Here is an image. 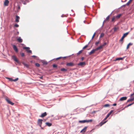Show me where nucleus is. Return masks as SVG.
<instances>
[{"label":"nucleus","instance_id":"f257e3e1","mask_svg":"<svg viewBox=\"0 0 134 134\" xmlns=\"http://www.w3.org/2000/svg\"><path fill=\"white\" fill-rule=\"evenodd\" d=\"M12 59L14 61L18 63L19 65H21V63L18 60L17 57L14 55H13L12 56Z\"/></svg>","mask_w":134,"mask_h":134},{"label":"nucleus","instance_id":"f03ea898","mask_svg":"<svg viewBox=\"0 0 134 134\" xmlns=\"http://www.w3.org/2000/svg\"><path fill=\"white\" fill-rule=\"evenodd\" d=\"M67 69L64 68H61L59 71V73H65L68 72Z\"/></svg>","mask_w":134,"mask_h":134},{"label":"nucleus","instance_id":"7ed1b4c3","mask_svg":"<svg viewBox=\"0 0 134 134\" xmlns=\"http://www.w3.org/2000/svg\"><path fill=\"white\" fill-rule=\"evenodd\" d=\"M129 32H126L125 33H124L122 36L121 38V39L119 40L120 42H122L124 38L129 33Z\"/></svg>","mask_w":134,"mask_h":134},{"label":"nucleus","instance_id":"20e7f679","mask_svg":"<svg viewBox=\"0 0 134 134\" xmlns=\"http://www.w3.org/2000/svg\"><path fill=\"white\" fill-rule=\"evenodd\" d=\"M75 65V64L72 62H67L66 64V66L68 67H72Z\"/></svg>","mask_w":134,"mask_h":134},{"label":"nucleus","instance_id":"39448f33","mask_svg":"<svg viewBox=\"0 0 134 134\" xmlns=\"http://www.w3.org/2000/svg\"><path fill=\"white\" fill-rule=\"evenodd\" d=\"M11 45L12 46L14 51L16 53L18 52V49L16 45L12 43L11 44Z\"/></svg>","mask_w":134,"mask_h":134},{"label":"nucleus","instance_id":"423d86ee","mask_svg":"<svg viewBox=\"0 0 134 134\" xmlns=\"http://www.w3.org/2000/svg\"><path fill=\"white\" fill-rule=\"evenodd\" d=\"M5 100L8 103L11 104V105H13L14 104V103L12 102L7 97L5 98Z\"/></svg>","mask_w":134,"mask_h":134},{"label":"nucleus","instance_id":"0eeeda50","mask_svg":"<svg viewBox=\"0 0 134 134\" xmlns=\"http://www.w3.org/2000/svg\"><path fill=\"white\" fill-rule=\"evenodd\" d=\"M43 120L42 119H38L37 120V125L40 127H41V125L42 123Z\"/></svg>","mask_w":134,"mask_h":134},{"label":"nucleus","instance_id":"6e6552de","mask_svg":"<svg viewBox=\"0 0 134 134\" xmlns=\"http://www.w3.org/2000/svg\"><path fill=\"white\" fill-rule=\"evenodd\" d=\"M108 121V120L105 121V120H104V119L103 120L99 123V124L97 125V126H102L103 124L106 123Z\"/></svg>","mask_w":134,"mask_h":134},{"label":"nucleus","instance_id":"1a4fd4ad","mask_svg":"<svg viewBox=\"0 0 134 134\" xmlns=\"http://www.w3.org/2000/svg\"><path fill=\"white\" fill-rule=\"evenodd\" d=\"M16 39L17 41L19 43H21L23 41V40L20 37L18 36L16 37Z\"/></svg>","mask_w":134,"mask_h":134},{"label":"nucleus","instance_id":"9d476101","mask_svg":"<svg viewBox=\"0 0 134 134\" xmlns=\"http://www.w3.org/2000/svg\"><path fill=\"white\" fill-rule=\"evenodd\" d=\"M86 65V63L85 62H80L77 63V65L78 66H80L81 67H83V66H84Z\"/></svg>","mask_w":134,"mask_h":134},{"label":"nucleus","instance_id":"9b49d317","mask_svg":"<svg viewBox=\"0 0 134 134\" xmlns=\"http://www.w3.org/2000/svg\"><path fill=\"white\" fill-rule=\"evenodd\" d=\"M113 11L109 15H108L107 17L104 20V21L103 22V24H102V25L101 27V28H102L103 25H104V21H106V20H108V19H109V17H110V15L112 13H113Z\"/></svg>","mask_w":134,"mask_h":134},{"label":"nucleus","instance_id":"f8f14e48","mask_svg":"<svg viewBox=\"0 0 134 134\" xmlns=\"http://www.w3.org/2000/svg\"><path fill=\"white\" fill-rule=\"evenodd\" d=\"M88 126H85L80 131V133H85L86 132Z\"/></svg>","mask_w":134,"mask_h":134},{"label":"nucleus","instance_id":"ddd939ff","mask_svg":"<svg viewBox=\"0 0 134 134\" xmlns=\"http://www.w3.org/2000/svg\"><path fill=\"white\" fill-rule=\"evenodd\" d=\"M127 98V97L126 96H124L120 98L119 100V101H122L126 100Z\"/></svg>","mask_w":134,"mask_h":134},{"label":"nucleus","instance_id":"4468645a","mask_svg":"<svg viewBox=\"0 0 134 134\" xmlns=\"http://www.w3.org/2000/svg\"><path fill=\"white\" fill-rule=\"evenodd\" d=\"M40 60L43 63V65H46L48 64V63L44 60Z\"/></svg>","mask_w":134,"mask_h":134},{"label":"nucleus","instance_id":"2eb2a0df","mask_svg":"<svg viewBox=\"0 0 134 134\" xmlns=\"http://www.w3.org/2000/svg\"><path fill=\"white\" fill-rule=\"evenodd\" d=\"M22 64L23 65L26 67L28 69H30V68L29 67V65L26 64L25 63V62H22Z\"/></svg>","mask_w":134,"mask_h":134},{"label":"nucleus","instance_id":"dca6fc26","mask_svg":"<svg viewBox=\"0 0 134 134\" xmlns=\"http://www.w3.org/2000/svg\"><path fill=\"white\" fill-rule=\"evenodd\" d=\"M20 19V18L19 16L17 15H16L15 16V21L18 23L19 22V20Z\"/></svg>","mask_w":134,"mask_h":134},{"label":"nucleus","instance_id":"f3484780","mask_svg":"<svg viewBox=\"0 0 134 134\" xmlns=\"http://www.w3.org/2000/svg\"><path fill=\"white\" fill-rule=\"evenodd\" d=\"M47 115V113L46 112L41 114V115L39 116L40 117L43 118L45 117Z\"/></svg>","mask_w":134,"mask_h":134},{"label":"nucleus","instance_id":"a211bd4d","mask_svg":"<svg viewBox=\"0 0 134 134\" xmlns=\"http://www.w3.org/2000/svg\"><path fill=\"white\" fill-rule=\"evenodd\" d=\"M9 2V1L8 0H5L4 3V5L5 6H8Z\"/></svg>","mask_w":134,"mask_h":134},{"label":"nucleus","instance_id":"6ab92c4d","mask_svg":"<svg viewBox=\"0 0 134 134\" xmlns=\"http://www.w3.org/2000/svg\"><path fill=\"white\" fill-rule=\"evenodd\" d=\"M96 51L95 49H93L89 53V55H91L92 54L94 53Z\"/></svg>","mask_w":134,"mask_h":134},{"label":"nucleus","instance_id":"aec40b11","mask_svg":"<svg viewBox=\"0 0 134 134\" xmlns=\"http://www.w3.org/2000/svg\"><path fill=\"white\" fill-rule=\"evenodd\" d=\"M125 57H118L116 58L115 60V61H117V60H123L124 58Z\"/></svg>","mask_w":134,"mask_h":134},{"label":"nucleus","instance_id":"412c9836","mask_svg":"<svg viewBox=\"0 0 134 134\" xmlns=\"http://www.w3.org/2000/svg\"><path fill=\"white\" fill-rule=\"evenodd\" d=\"M133 44V43H132L131 42H130L127 45L126 49H128Z\"/></svg>","mask_w":134,"mask_h":134},{"label":"nucleus","instance_id":"4be33fe9","mask_svg":"<svg viewBox=\"0 0 134 134\" xmlns=\"http://www.w3.org/2000/svg\"><path fill=\"white\" fill-rule=\"evenodd\" d=\"M45 124L48 127H50L52 125V124L51 123H50L49 122H46L45 123Z\"/></svg>","mask_w":134,"mask_h":134},{"label":"nucleus","instance_id":"5701e85b","mask_svg":"<svg viewBox=\"0 0 134 134\" xmlns=\"http://www.w3.org/2000/svg\"><path fill=\"white\" fill-rule=\"evenodd\" d=\"M134 100V96L133 97H131V98L129 99H128L126 103L130 102L131 101H133Z\"/></svg>","mask_w":134,"mask_h":134},{"label":"nucleus","instance_id":"b1692460","mask_svg":"<svg viewBox=\"0 0 134 134\" xmlns=\"http://www.w3.org/2000/svg\"><path fill=\"white\" fill-rule=\"evenodd\" d=\"M122 15V14H118L116 16H115L116 18L119 19L120 16Z\"/></svg>","mask_w":134,"mask_h":134},{"label":"nucleus","instance_id":"393cba45","mask_svg":"<svg viewBox=\"0 0 134 134\" xmlns=\"http://www.w3.org/2000/svg\"><path fill=\"white\" fill-rule=\"evenodd\" d=\"M52 67L53 68H55L56 69H57V68H58V65H57L56 64H53L52 65Z\"/></svg>","mask_w":134,"mask_h":134},{"label":"nucleus","instance_id":"a878e982","mask_svg":"<svg viewBox=\"0 0 134 134\" xmlns=\"http://www.w3.org/2000/svg\"><path fill=\"white\" fill-rule=\"evenodd\" d=\"M62 58V57H58V58H54V59H53L49 61V62H50V61H52V60H58L59 59H60Z\"/></svg>","mask_w":134,"mask_h":134},{"label":"nucleus","instance_id":"bb28decb","mask_svg":"<svg viewBox=\"0 0 134 134\" xmlns=\"http://www.w3.org/2000/svg\"><path fill=\"white\" fill-rule=\"evenodd\" d=\"M79 122L81 123H86L85 120H80L79 121Z\"/></svg>","mask_w":134,"mask_h":134},{"label":"nucleus","instance_id":"cd10ccee","mask_svg":"<svg viewBox=\"0 0 134 134\" xmlns=\"http://www.w3.org/2000/svg\"><path fill=\"white\" fill-rule=\"evenodd\" d=\"M90 42H91V41H90V42H88V43L87 44H86V45H85L83 47V48H82V50H83L85 48L88 47V45L89 44V43H90Z\"/></svg>","mask_w":134,"mask_h":134},{"label":"nucleus","instance_id":"c85d7f7f","mask_svg":"<svg viewBox=\"0 0 134 134\" xmlns=\"http://www.w3.org/2000/svg\"><path fill=\"white\" fill-rule=\"evenodd\" d=\"M119 29L118 27H114L113 29H112L111 31L113 29H114V32L116 31L117 30H118Z\"/></svg>","mask_w":134,"mask_h":134},{"label":"nucleus","instance_id":"c756f323","mask_svg":"<svg viewBox=\"0 0 134 134\" xmlns=\"http://www.w3.org/2000/svg\"><path fill=\"white\" fill-rule=\"evenodd\" d=\"M100 40L98 41H96L95 43V45L96 46H98V44H99L100 43Z\"/></svg>","mask_w":134,"mask_h":134},{"label":"nucleus","instance_id":"7c9ffc66","mask_svg":"<svg viewBox=\"0 0 134 134\" xmlns=\"http://www.w3.org/2000/svg\"><path fill=\"white\" fill-rule=\"evenodd\" d=\"M131 105V103H130V104H128L126 106H125L124 108H123V109H122V110H123L125 108H127L128 107H129Z\"/></svg>","mask_w":134,"mask_h":134},{"label":"nucleus","instance_id":"2f4dec72","mask_svg":"<svg viewBox=\"0 0 134 134\" xmlns=\"http://www.w3.org/2000/svg\"><path fill=\"white\" fill-rule=\"evenodd\" d=\"M104 35V34L103 32L100 35L99 39V40L100 38L103 37Z\"/></svg>","mask_w":134,"mask_h":134},{"label":"nucleus","instance_id":"473e14b6","mask_svg":"<svg viewBox=\"0 0 134 134\" xmlns=\"http://www.w3.org/2000/svg\"><path fill=\"white\" fill-rule=\"evenodd\" d=\"M23 48L24 49H26V50H29L30 49V48L29 47H23Z\"/></svg>","mask_w":134,"mask_h":134},{"label":"nucleus","instance_id":"72a5a7b5","mask_svg":"<svg viewBox=\"0 0 134 134\" xmlns=\"http://www.w3.org/2000/svg\"><path fill=\"white\" fill-rule=\"evenodd\" d=\"M96 51H97L98 50L101 49H102V48H101V47H100V46H99L98 47H97L96 48H95Z\"/></svg>","mask_w":134,"mask_h":134},{"label":"nucleus","instance_id":"f704fd0d","mask_svg":"<svg viewBox=\"0 0 134 134\" xmlns=\"http://www.w3.org/2000/svg\"><path fill=\"white\" fill-rule=\"evenodd\" d=\"M35 65L37 67H40V65L38 63H36L35 64Z\"/></svg>","mask_w":134,"mask_h":134},{"label":"nucleus","instance_id":"c9c22d12","mask_svg":"<svg viewBox=\"0 0 134 134\" xmlns=\"http://www.w3.org/2000/svg\"><path fill=\"white\" fill-rule=\"evenodd\" d=\"M5 78L9 80V81H12L13 79L12 78H10L8 77H6Z\"/></svg>","mask_w":134,"mask_h":134},{"label":"nucleus","instance_id":"e433bc0d","mask_svg":"<svg viewBox=\"0 0 134 134\" xmlns=\"http://www.w3.org/2000/svg\"><path fill=\"white\" fill-rule=\"evenodd\" d=\"M110 106V105L109 104H105L104 105L103 107H109Z\"/></svg>","mask_w":134,"mask_h":134},{"label":"nucleus","instance_id":"4c0bfd02","mask_svg":"<svg viewBox=\"0 0 134 134\" xmlns=\"http://www.w3.org/2000/svg\"><path fill=\"white\" fill-rule=\"evenodd\" d=\"M73 20V19L71 18H70L68 20H67L68 23H71Z\"/></svg>","mask_w":134,"mask_h":134},{"label":"nucleus","instance_id":"58836bf2","mask_svg":"<svg viewBox=\"0 0 134 134\" xmlns=\"http://www.w3.org/2000/svg\"><path fill=\"white\" fill-rule=\"evenodd\" d=\"M20 54L21 55V56L22 57H24L25 56V54L23 52H21L20 53Z\"/></svg>","mask_w":134,"mask_h":134},{"label":"nucleus","instance_id":"ea45409f","mask_svg":"<svg viewBox=\"0 0 134 134\" xmlns=\"http://www.w3.org/2000/svg\"><path fill=\"white\" fill-rule=\"evenodd\" d=\"M31 57H33V58H36V59L37 60H39V58L37 57V56H36V55H32L31 56Z\"/></svg>","mask_w":134,"mask_h":134},{"label":"nucleus","instance_id":"a19ab883","mask_svg":"<svg viewBox=\"0 0 134 134\" xmlns=\"http://www.w3.org/2000/svg\"><path fill=\"white\" fill-rule=\"evenodd\" d=\"M26 51L27 52L29 53H31V54L32 53V51L31 50H28L27 49V50H26Z\"/></svg>","mask_w":134,"mask_h":134},{"label":"nucleus","instance_id":"79ce46f5","mask_svg":"<svg viewBox=\"0 0 134 134\" xmlns=\"http://www.w3.org/2000/svg\"><path fill=\"white\" fill-rule=\"evenodd\" d=\"M19 80V78L18 77L16 78L15 79H13L12 80V81L14 82H16V81H18Z\"/></svg>","mask_w":134,"mask_h":134},{"label":"nucleus","instance_id":"37998d69","mask_svg":"<svg viewBox=\"0 0 134 134\" xmlns=\"http://www.w3.org/2000/svg\"><path fill=\"white\" fill-rule=\"evenodd\" d=\"M132 0H129L128 2L126 4V5H127V6H128L129 5V3L131 2L132 1Z\"/></svg>","mask_w":134,"mask_h":134},{"label":"nucleus","instance_id":"c03bdc74","mask_svg":"<svg viewBox=\"0 0 134 134\" xmlns=\"http://www.w3.org/2000/svg\"><path fill=\"white\" fill-rule=\"evenodd\" d=\"M19 27V25L17 24H14V27Z\"/></svg>","mask_w":134,"mask_h":134},{"label":"nucleus","instance_id":"a18cd8bd","mask_svg":"<svg viewBox=\"0 0 134 134\" xmlns=\"http://www.w3.org/2000/svg\"><path fill=\"white\" fill-rule=\"evenodd\" d=\"M83 50L82 49L80 51L77 53V55H79L80 54L82 53V52L83 51Z\"/></svg>","mask_w":134,"mask_h":134},{"label":"nucleus","instance_id":"49530a36","mask_svg":"<svg viewBox=\"0 0 134 134\" xmlns=\"http://www.w3.org/2000/svg\"><path fill=\"white\" fill-rule=\"evenodd\" d=\"M110 115L108 114L106 116L104 119V120H106Z\"/></svg>","mask_w":134,"mask_h":134},{"label":"nucleus","instance_id":"de8ad7c7","mask_svg":"<svg viewBox=\"0 0 134 134\" xmlns=\"http://www.w3.org/2000/svg\"><path fill=\"white\" fill-rule=\"evenodd\" d=\"M19 32L18 31H17V32L16 33H14V36H16V35H19Z\"/></svg>","mask_w":134,"mask_h":134},{"label":"nucleus","instance_id":"09e8293b","mask_svg":"<svg viewBox=\"0 0 134 134\" xmlns=\"http://www.w3.org/2000/svg\"><path fill=\"white\" fill-rule=\"evenodd\" d=\"M114 111V110H111L108 114L110 115L111 114V113Z\"/></svg>","mask_w":134,"mask_h":134},{"label":"nucleus","instance_id":"8fccbe9b","mask_svg":"<svg viewBox=\"0 0 134 134\" xmlns=\"http://www.w3.org/2000/svg\"><path fill=\"white\" fill-rule=\"evenodd\" d=\"M115 18H116L115 16H113V17L111 19V21H112V22L113 21L115 20Z\"/></svg>","mask_w":134,"mask_h":134},{"label":"nucleus","instance_id":"3c124183","mask_svg":"<svg viewBox=\"0 0 134 134\" xmlns=\"http://www.w3.org/2000/svg\"><path fill=\"white\" fill-rule=\"evenodd\" d=\"M132 66V64H130L129 65L126 66L125 68H128L130 66Z\"/></svg>","mask_w":134,"mask_h":134},{"label":"nucleus","instance_id":"603ef678","mask_svg":"<svg viewBox=\"0 0 134 134\" xmlns=\"http://www.w3.org/2000/svg\"><path fill=\"white\" fill-rule=\"evenodd\" d=\"M96 34V32H95L94 33V34H93V36H92V37L91 39V40H90V41H91V40H92V39L94 38V36H95V35Z\"/></svg>","mask_w":134,"mask_h":134},{"label":"nucleus","instance_id":"864d4df0","mask_svg":"<svg viewBox=\"0 0 134 134\" xmlns=\"http://www.w3.org/2000/svg\"><path fill=\"white\" fill-rule=\"evenodd\" d=\"M97 111H97L94 110L92 112H91V114H93V113H96L97 112Z\"/></svg>","mask_w":134,"mask_h":134},{"label":"nucleus","instance_id":"5fc2aeb1","mask_svg":"<svg viewBox=\"0 0 134 134\" xmlns=\"http://www.w3.org/2000/svg\"><path fill=\"white\" fill-rule=\"evenodd\" d=\"M65 62L64 61H62L60 64V65H64L65 64Z\"/></svg>","mask_w":134,"mask_h":134},{"label":"nucleus","instance_id":"6e6d98bb","mask_svg":"<svg viewBox=\"0 0 134 134\" xmlns=\"http://www.w3.org/2000/svg\"><path fill=\"white\" fill-rule=\"evenodd\" d=\"M126 5H126V4H124V5H122L121 7H120V8H119L118 9H119L121 8H122V7H125Z\"/></svg>","mask_w":134,"mask_h":134},{"label":"nucleus","instance_id":"4d7b16f0","mask_svg":"<svg viewBox=\"0 0 134 134\" xmlns=\"http://www.w3.org/2000/svg\"><path fill=\"white\" fill-rule=\"evenodd\" d=\"M71 55H69V56H65V57H62V58H67V57H69L70 56H71Z\"/></svg>","mask_w":134,"mask_h":134},{"label":"nucleus","instance_id":"13d9d810","mask_svg":"<svg viewBox=\"0 0 134 134\" xmlns=\"http://www.w3.org/2000/svg\"><path fill=\"white\" fill-rule=\"evenodd\" d=\"M134 92H133L132 94H131L130 96V97H132V96L134 95V91H133Z\"/></svg>","mask_w":134,"mask_h":134},{"label":"nucleus","instance_id":"bf43d9fd","mask_svg":"<svg viewBox=\"0 0 134 134\" xmlns=\"http://www.w3.org/2000/svg\"><path fill=\"white\" fill-rule=\"evenodd\" d=\"M22 3L24 5H26V2L24 1H22Z\"/></svg>","mask_w":134,"mask_h":134},{"label":"nucleus","instance_id":"052dcab7","mask_svg":"<svg viewBox=\"0 0 134 134\" xmlns=\"http://www.w3.org/2000/svg\"><path fill=\"white\" fill-rule=\"evenodd\" d=\"M17 9H19V10L20 9V5H18V7L17 8Z\"/></svg>","mask_w":134,"mask_h":134},{"label":"nucleus","instance_id":"680f3d73","mask_svg":"<svg viewBox=\"0 0 134 134\" xmlns=\"http://www.w3.org/2000/svg\"><path fill=\"white\" fill-rule=\"evenodd\" d=\"M117 104L116 103H114L113 104L111 105V106H115Z\"/></svg>","mask_w":134,"mask_h":134},{"label":"nucleus","instance_id":"e2e57ef3","mask_svg":"<svg viewBox=\"0 0 134 134\" xmlns=\"http://www.w3.org/2000/svg\"><path fill=\"white\" fill-rule=\"evenodd\" d=\"M85 58L84 57H82L81 58V61H82Z\"/></svg>","mask_w":134,"mask_h":134},{"label":"nucleus","instance_id":"0e129e2a","mask_svg":"<svg viewBox=\"0 0 134 134\" xmlns=\"http://www.w3.org/2000/svg\"><path fill=\"white\" fill-rule=\"evenodd\" d=\"M94 130V129H92L90 132H90L91 133H92L91 132L92 131H93Z\"/></svg>","mask_w":134,"mask_h":134},{"label":"nucleus","instance_id":"69168bd1","mask_svg":"<svg viewBox=\"0 0 134 134\" xmlns=\"http://www.w3.org/2000/svg\"><path fill=\"white\" fill-rule=\"evenodd\" d=\"M107 44V42H104V43L103 44V45H104V46H106Z\"/></svg>","mask_w":134,"mask_h":134},{"label":"nucleus","instance_id":"338daca9","mask_svg":"<svg viewBox=\"0 0 134 134\" xmlns=\"http://www.w3.org/2000/svg\"><path fill=\"white\" fill-rule=\"evenodd\" d=\"M100 47H101V48H103V47L104 46V45H103V44H102V45H100Z\"/></svg>","mask_w":134,"mask_h":134},{"label":"nucleus","instance_id":"774afa93","mask_svg":"<svg viewBox=\"0 0 134 134\" xmlns=\"http://www.w3.org/2000/svg\"><path fill=\"white\" fill-rule=\"evenodd\" d=\"M85 120L86 123H88L89 122L88 120Z\"/></svg>","mask_w":134,"mask_h":134}]
</instances>
